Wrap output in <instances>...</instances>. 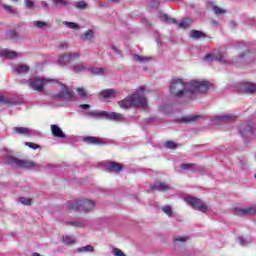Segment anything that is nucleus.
Here are the masks:
<instances>
[{
	"instance_id": "1",
	"label": "nucleus",
	"mask_w": 256,
	"mask_h": 256,
	"mask_svg": "<svg viewBox=\"0 0 256 256\" xmlns=\"http://www.w3.org/2000/svg\"><path fill=\"white\" fill-rule=\"evenodd\" d=\"M211 88V83L208 81L191 80L190 82H184L182 79H173L170 83V92L175 97H183L190 93L195 95L197 93H207Z\"/></svg>"
},
{
	"instance_id": "2",
	"label": "nucleus",
	"mask_w": 256,
	"mask_h": 256,
	"mask_svg": "<svg viewBox=\"0 0 256 256\" xmlns=\"http://www.w3.org/2000/svg\"><path fill=\"white\" fill-rule=\"evenodd\" d=\"M67 208L68 211H82L84 213H89L95 209V201L82 198L74 202H69Z\"/></svg>"
},
{
	"instance_id": "3",
	"label": "nucleus",
	"mask_w": 256,
	"mask_h": 256,
	"mask_svg": "<svg viewBox=\"0 0 256 256\" xmlns=\"http://www.w3.org/2000/svg\"><path fill=\"white\" fill-rule=\"evenodd\" d=\"M49 83H59L55 79H49L45 77H34L27 81L28 87L33 91H37V93H43L45 91V86L49 85Z\"/></svg>"
},
{
	"instance_id": "4",
	"label": "nucleus",
	"mask_w": 256,
	"mask_h": 256,
	"mask_svg": "<svg viewBox=\"0 0 256 256\" xmlns=\"http://www.w3.org/2000/svg\"><path fill=\"white\" fill-rule=\"evenodd\" d=\"M86 117H98L100 119H107L108 121L121 122L125 121V117L121 113L107 112V111H90L86 112Z\"/></svg>"
},
{
	"instance_id": "5",
	"label": "nucleus",
	"mask_w": 256,
	"mask_h": 256,
	"mask_svg": "<svg viewBox=\"0 0 256 256\" xmlns=\"http://www.w3.org/2000/svg\"><path fill=\"white\" fill-rule=\"evenodd\" d=\"M7 162L12 167H22V169H36L37 171L41 169V165L35 164V162L31 160H21L15 156L8 157Z\"/></svg>"
},
{
	"instance_id": "6",
	"label": "nucleus",
	"mask_w": 256,
	"mask_h": 256,
	"mask_svg": "<svg viewBox=\"0 0 256 256\" xmlns=\"http://www.w3.org/2000/svg\"><path fill=\"white\" fill-rule=\"evenodd\" d=\"M143 91H145V87L142 86L140 90L130 95L132 105L134 107H140V109H148L149 104H147V98L145 97V94H143Z\"/></svg>"
},
{
	"instance_id": "7",
	"label": "nucleus",
	"mask_w": 256,
	"mask_h": 256,
	"mask_svg": "<svg viewBox=\"0 0 256 256\" xmlns=\"http://www.w3.org/2000/svg\"><path fill=\"white\" fill-rule=\"evenodd\" d=\"M184 201L187 203V205H190L192 209H195L196 211H200L201 213H207V210L209 209L201 199L197 197L192 196H186L184 197Z\"/></svg>"
},
{
	"instance_id": "8",
	"label": "nucleus",
	"mask_w": 256,
	"mask_h": 256,
	"mask_svg": "<svg viewBox=\"0 0 256 256\" xmlns=\"http://www.w3.org/2000/svg\"><path fill=\"white\" fill-rule=\"evenodd\" d=\"M205 61H218V63H227V52L219 49L205 56Z\"/></svg>"
},
{
	"instance_id": "9",
	"label": "nucleus",
	"mask_w": 256,
	"mask_h": 256,
	"mask_svg": "<svg viewBox=\"0 0 256 256\" xmlns=\"http://www.w3.org/2000/svg\"><path fill=\"white\" fill-rule=\"evenodd\" d=\"M239 134L243 139H251L256 135V128L253 124H242L239 127Z\"/></svg>"
},
{
	"instance_id": "10",
	"label": "nucleus",
	"mask_w": 256,
	"mask_h": 256,
	"mask_svg": "<svg viewBox=\"0 0 256 256\" xmlns=\"http://www.w3.org/2000/svg\"><path fill=\"white\" fill-rule=\"evenodd\" d=\"M53 99H62L63 101H71L73 99V93L69 91V88L65 84H61L59 93L54 94Z\"/></svg>"
},
{
	"instance_id": "11",
	"label": "nucleus",
	"mask_w": 256,
	"mask_h": 256,
	"mask_svg": "<svg viewBox=\"0 0 256 256\" xmlns=\"http://www.w3.org/2000/svg\"><path fill=\"white\" fill-rule=\"evenodd\" d=\"M235 119H237L235 114L222 113L213 116L210 121L211 123H229L230 121H235Z\"/></svg>"
},
{
	"instance_id": "12",
	"label": "nucleus",
	"mask_w": 256,
	"mask_h": 256,
	"mask_svg": "<svg viewBox=\"0 0 256 256\" xmlns=\"http://www.w3.org/2000/svg\"><path fill=\"white\" fill-rule=\"evenodd\" d=\"M238 89L240 93H246V95H253L256 93V84L252 82H242Z\"/></svg>"
},
{
	"instance_id": "13",
	"label": "nucleus",
	"mask_w": 256,
	"mask_h": 256,
	"mask_svg": "<svg viewBox=\"0 0 256 256\" xmlns=\"http://www.w3.org/2000/svg\"><path fill=\"white\" fill-rule=\"evenodd\" d=\"M234 215L238 217H247L249 215H256V205L246 207V208H235Z\"/></svg>"
},
{
	"instance_id": "14",
	"label": "nucleus",
	"mask_w": 256,
	"mask_h": 256,
	"mask_svg": "<svg viewBox=\"0 0 256 256\" xmlns=\"http://www.w3.org/2000/svg\"><path fill=\"white\" fill-rule=\"evenodd\" d=\"M79 56H80L79 53L62 54L58 58V64L59 65H67V63H70V61L79 59Z\"/></svg>"
},
{
	"instance_id": "15",
	"label": "nucleus",
	"mask_w": 256,
	"mask_h": 256,
	"mask_svg": "<svg viewBox=\"0 0 256 256\" xmlns=\"http://www.w3.org/2000/svg\"><path fill=\"white\" fill-rule=\"evenodd\" d=\"M12 71L16 75H26L27 73H29V71H31V67L23 63L16 64L12 66Z\"/></svg>"
},
{
	"instance_id": "16",
	"label": "nucleus",
	"mask_w": 256,
	"mask_h": 256,
	"mask_svg": "<svg viewBox=\"0 0 256 256\" xmlns=\"http://www.w3.org/2000/svg\"><path fill=\"white\" fill-rule=\"evenodd\" d=\"M238 58L240 59V61H255L256 59V53L255 52H251V50H249V48H246L243 52H240L238 54Z\"/></svg>"
},
{
	"instance_id": "17",
	"label": "nucleus",
	"mask_w": 256,
	"mask_h": 256,
	"mask_svg": "<svg viewBox=\"0 0 256 256\" xmlns=\"http://www.w3.org/2000/svg\"><path fill=\"white\" fill-rule=\"evenodd\" d=\"M206 7L210 11H213L215 13V15H225V13H226L225 9L215 5V3H213V2H207Z\"/></svg>"
},
{
	"instance_id": "18",
	"label": "nucleus",
	"mask_w": 256,
	"mask_h": 256,
	"mask_svg": "<svg viewBox=\"0 0 256 256\" xmlns=\"http://www.w3.org/2000/svg\"><path fill=\"white\" fill-rule=\"evenodd\" d=\"M105 169L106 171H108V173H119V171L123 169V166H121V164L117 162H110L106 164Z\"/></svg>"
},
{
	"instance_id": "19",
	"label": "nucleus",
	"mask_w": 256,
	"mask_h": 256,
	"mask_svg": "<svg viewBox=\"0 0 256 256\" xmlns=\"http://www.w3.org/2000/svg\"><path fill=\"white\" fill-rule=\"evenodd\" d=\"M150 189L152 191L165 192V191H169V189H171V186H169V184L165 182H158V183H155L154 185H151Z\"/></svg>"
},
{
	"instance_id": "20",
	"label": "nucleus",
	"mask_w": 256,
	"mask_h": 256,
	"mask_svg": "<svg viewBox=\"0 0 256 256\" xmlns=\"http://www.w3.org/2000/svg\"><path fill=\"white\" fill-rule=\"evenodd\" d=\"M66 227H75V228H83L87 227V221L85 220H71V221H66L64 223Z\"/></svg>"
},
{
	"instance_id": "21",
	"label": "nucleus",
	"mask_w": 256,
	"mask_h": 256,
	"mask_svg": "<svg viewBox=\"0 0 256 256\" xmlns=\"http://www.w3.org/2000/svg\"><path fill=\"white\" fill-rule=\"evenodd\" d=\"M50 129L54 137H57V139H65V134L59 126H57L56 124H52Z\"/></svg>"
},
{
	"instance_id": "22",
	"label": "nucleus",
	"mask_w": 256,
	"mask_h": 256,
	"mask_svg": "<svg viewBox=\"0 0 256 256\" xmlns=\"http://www.w3.org/2000/svg\"><path fill=\"white\" fill-rule=\"evenodd\" d=\"M14 133H18V135H24V137H31L33 135V130L27 127H14Z\"/></svg>"
},
{
	"instance_id": "23",
	"label": "nucleus",
	"mask_w": 256,
	"mask_h": 256,
	"mask_svg": "<svg viewBox=\"0 0 256 256\" xmlns=\"http://www.w3.org/2000/svg\"><path fill=\"white\" fill-rule=\"evenodd\" d=\"M19 55L17 52L9 49L0 50V57H5V59H17Z\"/></svg>"
},
{
	"instance_id": "24",
	"label": "nucleus",
	"mask_w": 256,
	"mask_h": 256,
	"mask_svg": "<svg viewBox=\"0 0 256 256\" xmlns=\"http://www.w3.org/2000/svg\"><path fill=\"white\" fill-rule=\"evenodd\" d=\"M118 105L121 109H131V107H134L131 95L119 101Z\"/></svg>"
},
{
	"instance_id": "25",
	"label": "nucleus",
	"mask_w": 256,
	"mask_h": 256,
	"mask_svg": "<svg viewBox=\"0 0 256 256\" xmlns=\"http://www.w3.org/2000/svg\"><path fill=\"white\" fill-rule=\"evenodd\" d=\"M100 95L103 96L104 99H115L117 91H115V89H106L103 90Z\"/></svg>"
},
{
	"instance_id": "26",
	"label": "nucleus",
	"mask_w": 256,
	"mask_h": 256,
	"mask_svg": "<svg viewBox=\"0 0 256 256\" xmlns=\"http://www.w3.org/2000/svg\"><path fill=\"white\" fill-rule=\"evenodd\" d=\"M85 143H88V145H103V141L97 137L88 136L84 138Z\"/></svg>"
},
{
	"instance_id": "27",
	"label": "nucleus",
	"mask_w": 256,
	"mask_h": 256,
	"mask_svg": "<svg viewBox=\"0 0 256 256\" xmlns=\"http://www.w3.org/2000/svg\"><path fill=\"white\" fill-rule=\"evenodd\" d=\"M159 19H161V21H165L169 25H177V20L170 18L167 14H159Z\"/></svg>"
},
{
	"instance_id": "28",
	"label": "nucleus",
	"mask_w": 256,
	"mask_h": 256,
	"mask_svg": "<svg viewBox=\"0 0 256 256\" xmlns=\"http://www.w3.org/2000/svg\"><path fill=\"white\" fill-rule=\"evenodd\" d=\"M192 24H193V20H191L190 18H186V19L182 20L181 23L178 24V28L179 29H189Z\"/></svg>"
},
{
	"instance_id": "29",
	"label": "nucleus",
	"mask_w": 256,
	"mask_h": 256,
	"mask_svg": "<svg viewBox=\"0 0 256 256\" xmlns=\"http://www.w3.org/2000/svg\"><path fill=\"white\" fill-rule=\"evenodd\" d=\"M93 37H95V31H93L92 29L87 30L82 36L81 39L82 41H91V39H93Z\"/></svg>"
},
{
	"instance_id": "30",
	"label": "nucleus",
	"mask_w": 256,
	"mask_h": 256,
	"mask_svg": "<svg viewBox=\"0 0 256 256\" xmlns=\"http://www.w3.org/2000/svg\"><path fill=\"white\" fill-rule=\"evenodd\" d=\"M92 75H108L109 70L105 68H92L91 70Z\"/></svg>"
},
{
	"instance_id": "31",
	"label": "nucleus",
	"mask_w": 256,
	"mask_h": 256,
	"mask_svg": "<svg viewBox=\"0 0 256 256\" xmlns=\"http://www.w3.org/2000/svg\"><path fill=\"white\" fill-rule=\"evenodd\" d=\"M62 24L65 25V27H68V29H73L74 31H79V29H81V26L75 22L63 21Z\"/></svg>"
},
{
	"instance_id": "32",
	"label": "nucleus",
	"mask_w": 256,
	"mask_h": 256,
	"mask_svg": "<svg viewBox=\"0 0 256 256\" xmlns=\"http://www.w3.org/2000/svg\"><path fill=\"white\" fill-rule=\"evenodd\" d=\"M133 61H135L136 63H147V61H151V58L134 54Z\"/></svg>"
},
{
	"instance_id": "33",
	"label": "nucleus",
	"mask_w": 256,
	"mask_h": 256,
	"mask_svg": "<svg viewBox=\"0 0 256 256\" xmlns=\"http://www.w3.org/2000/svg\"><path fill=\"white\" fill-rule=\"evenodd\" d=\"M95 249L92 245H86L80 248H77V253H94Z\"/></svg>"
},
{
	"instance_id": "34",
	"label": "nucleus",
	"mask_w": 256,
	"mask_h": 256,
	"mask_svg": "<svg viewBox=\"0 0 256 256\" xmlns=\"http://www.w3.org/2000/svg\"><path fill=\"white\" fill-rule=\"evenodd\" d=\"M73 71H74V73H81L83 71H87V64H85V63L76 64L73 67Z\"/></svg>"
},
{
	"instance_id": "35",
	"label": "nucleus",
	"mask_w": 256,
	"mask_h": 256,
	"mask_svg": "<svg viewBox=\"0 0 256 256\" xmlns=\"http://www.w3.org/2000/svg\"><path fill=\"white\" fill-rule=\"evenodd\" d=\"M74 7L76 9H79L80 11H85V9H87V7H89V4H87V2L81 0V1L75 2Z\"/></svg>"
},
{
	"instance_id": "36",
	"label": "nucleus",
	"mask_w": 256,
	"mask_h": 256,
	"mask_svg": "<svg viewBox=\"0 0 256 256\" xmlns=\"http://www.w3.org/2000/svg\"><path fill=\"white\" fill-rule=\"evenodd\" d=\"M180 167L183 171H191V170L195 169V167H197V164H195V163H182L180 165Z\"/></svg>"
},
{
	"instance_id": "37",
	"label": "nucleus",
	"mask_w": 256,
	"mask_h": 256,
	"mask_svg": "<svg viewBox=\"0 0 256 256\" xmlns=\"http://www.w3.org/2000/svg\"><path fill=\"white\" fill-rule=\"evenodd\" d=\"M190 37H192V39H201V38L205 37V35L200 30H192L190 32Z\"/></svg>"
},
{
	"instance_id": "38",
	"label": "nucleus",
	"mask_w": 256,
	"mask_h": 256,
	"mask_svg": "<svg viewBox=\"0 0 256 256\" xmlns=\"http://www.w3.org/2000/svg\"><path fill=\"white\" fill-rule=\"evenodd\" d=\"M2 7L7 13H10V15H17V10L13 8V6L3 4Z\"/></svg>"
},
{
	"instance_id": "39",
	"label": "nucleus",
	"mask_w": 256,
	"mask_h": 256,
	"mask_svg": "<svg viewBox=\"0 0 256 256\" xmlns=\"http://www.w3.org/2000/svg\"><path fill=\"white\" fill-rule=\"evenodd\" d=\"M52 1L55 7H67V5H69L67 0H52Z\"/></svg>"
},
{
	"instance_id": "40",
	"label": "nucleus",
	"mask_w": 256,
	"mask_h": 256,
	"mask_svg": "<svg viewBox=\"0 0 256 256\" xmlns=\"http://www.w3.org/2000/svg\"><path fill=\"white\" fill-rule=\"evenodd\" d=\"M197 119H201V116H195V115L186 116L183 118V121H185L186 123H193L194 121H197Z\"/></svg>"
},
{
	"instance_id": "41",
	"label": "nucleus",
	"mask_w": 256,
	"mask_h": 256,
	"mask_svg": "<svg viewBox=\"0 0 256 256\" xmlns=\"http://www.w3.org/2000/svg\"><path fill=\"white\" fill-rule=\"evenodd\" d=\"M162 211L165 215H168V217H173V208H171V206H163Z\"/></svg>"
},
{
	"instance_id": "42",
	"label": "nucleus",
	"mask_w": 256,
	"mask_h": 256,
	"mask_svg": "<svg viewBox=\"0 0 256 256\" xmlns=\"http://www.w3.org/2000/svg\"><path fill=\"white\" fill-rule=\"evenodd\" d=\"M63 243H64V245H73V244H75V238H73L71 236H64Z\"/></svg>"
},
{
	"instance_id": "43",
	"label": "nucleus",
	"mask_w": 256,
	"mask_h": 256,
	"mask_svg": "<svg viewBox=\"0 0 256 256\" xmlns=\"http://www.w3.org/2000/svg\"><path fill=\"white\" fill-rule=\"evenodd\" d=\"M34 27H37V29H43L44 27H47V22H43V21H34L33 22Z\"/></svg>"
},
{
	"instance_id": "44",
	"label": "nucleus",
	"mask_w": 256,
	"mask_h": 256,
	"mask_svg": "<svg viewBox=\"0 0 256 256\" xmlns=\"http://www.w3.org/2000/svg\"><path fill=\"white\" fill-rule=\"evenodd\" d=\"M189 240V237L187 236H175L174 241L178 243H185L186 241Z\"/></svg>"
},
{
	"instance_id": "45",
	"label": "nucleus",
	"mask_w": 256,
	"mask_h": 256,
	"mask_svg": "<svg viewBox=\"0 0 256 256\" xmlns=\"http://www.w3.org/2000/svg\"><path fill=\"white\" fill-rule=\"evenodd\" d=\"M111 251L114 256H126L125 253L119 248L114 247Z\"/></svg>"
},
{
	"instance_id": "46",
	"label": "nucleus",
	"mask_w": 256,
	"mask_h": 256,
	"mask_svg": "<svg viewBox=\"0 0 256 256\" xmlns=\"http://www.w3.org/2000/svg\"><path fill=\"white\" fill-rule=\"evenodd\" d=\"M24 5L26 9H33V7H35V2L33 0H24Z\"/></svg>"
},
{
	"instance_id": "47",
	"label": "nucleus",
	"mask_w": 256,
	"mask_h": 256,
	"mask_svg": "<svg viewBox=\"0 0 256 256\" xmlns=\"http://www.w3.org/2000/svg\"><path fill=\"white\" fill-rule=\"evenodd\" d=\"M79 97H87V91L85 88H76Z\"/></svg>"
},
{
	"instance_id": "48",
	"label": "nucleus",
	"mask_w": 256,
	"mask_h": 256,
	"mask_svg": "<svg viewBox=\"0 0 256 256\" xmlns=\"http://www.w3.org/2000/svg\"><path fill=\"white\" fill-rule=\"evenodd\" d=\"M20 203H22V205H31V198H25V197H20L19 198Z\"/></svg>"
},
{
	"instance_id": "49",
	"label": "nucleus",
	"mask_w": 256,
	"mask_h": 256,
	"mask_svg": "<svg viewBox=\"0 0 256 256\" xmlns=\"http://www.w3.org/2000/svg\"><path fill=\"white\" fill-rule=\"evenodd\" d=\"M165 147L167 149H177V144L173 141H168L166 142Z\"/></svg>"
},
{
	"instance_id": "50",
	"label": "nucleus",
	"mask_w": 256,
	"mask_h": 256,
	"mask_svg": "<svg viewBox=\"0 0 256 256\" xmlns=\"http://www.w3.org/2000/svg\"><path fill=\"white\" fill-rule=\"evenodd\" d=\"M149 5L152 9H157L161 2L159 0H152Z\"/></svg>"
},
{
	"instance_id": "51",
	"label": "nucleus",
	"mask_w": 256,
	"mask_h": 256,
	"mask_svg": "<svg viewBox=\"0 0 256 256\" xmlns=\"http://www.w3.org/2000/svg\"><path fill=\"white\" fill-rule=\"evenodd\" d=\"M238 241H239L240 245H242V247H245V245H249V243H251V240H247L243 237H240L238 239Z\"/></svg>"
},
{
	"instance_id": "52",
	"label": "nucleus",
	"mask_w": 256,
	"mask_h": 256,
	"mask_svg": "<svg viewBox=\"0 0 256 256\" xmlns=\"http://www.w3.org/2000/svg\"><path fill=\"white\" fill-rule=\"evenodd\" d=\"M25 145L29 147L30 149H39V145L32 143V142H26Z\"/></svg>"
},
{
	"instance_id": "53",
	"label": "nucleus",
	"mask_w": 256,
	"mask_h": 256,
	"mask_svg": "<svg viewBox=\"0 0 256 256\" xmlns=\"http://www.w3.org/2000/svg\"><path fill=\"white\" fill-rule=\"evenodd\" d=\"M0 103H4V105H9V103H11V100L4 98L3 95H0Z\"/></svg>"
},
{
	"instance_id": "54",
	"label": "nucleus",
	"mask_w": 256,
	"mask_h": 256,
	"mask_svg": "<svg viewBox=\"0 0 256 256\" xmlns=\"http://www.w3.org/2000/svg\"><path fill=\"white\" fill-rule=\"evenodd\" d=\"M41 5H42L43 9H45V11H47L49 9V3H47V1H42Z\"/></svg>"
},
{
	"instance_id": "55",
	"label": "nucleus",
	"mask_w": 256,
	"mask_h": 256,
	"mask_svg": "<svg viewBox=\"0 0 256 256\" xmlns=\"http://www.w3.org/2000/svg\"><path fill=\"white\" fill-rule=\"evenodd\" d=\"M59 47H60V49H67V47H69V45L67 44V42H61Z\"/></svg>"
},
{
	"instance_id": "56",
	"label": "nucleus",
	"mask_w": 256,
	"mask_h": 256,
	"mask_svg": "<svg viewBox=\"0 0 256 256\" xmlns=\"http://www.w3.org/2000/svg\"><path fill=\"white\" fill-rule=\"evenodd\" d=\"M90 108H91V105H89V104H82V105H80V109L87 110V109H90Z\"/></svg>"
},
{
	"instance_id": "57",
	"label": "nucleus",
	"mask_w": 256,
	"mask_h": 256,
	"mask_svg": "<svg viewBox=\"0 0 256 256\" xmlns=\"http://www.w3.org/2000/svg\"><path fill=\"white\" fill-rule=\"evenodd\" d=\"M111 49L112 51H114V53H116V55H120L121 52L119 51V49H117V47L112 46Z\"/></svg>"
},
{
	"instance_id": "58",
	"label": "nucleus",
	"mask_w": 256,
	"mask_h": 256,
	"mask_svg": "<svg viewBox=\"0 0 256 256\" xmlns=\"http://www.w3.org/2000/svg\"><path fill=\"white\" fill-rule=\"evenodd\" d=\"M111 1H114L115 3H119V0H111Z\"/></svg>"
},
{
	"instance_id": "59",
	"label": "nucleus",
	"mask_w": 256,
	"mask_h": 256,
	"mask_svg": "<svg viewBox=\"0 0 256 256\" xmlns=\"http://www.w3.org/2000/svg\"><path fill=\"white\" fill-rule=\"evenodd\" d=\"M13 2H17V1H19V0H12Z\"/></svg>"
},
{
	"instance_id": "60",
	"label": "nucleus",
	"mask_w": 256,
	"mask_h": 256,
	"mask_svg": "<svg viewBox=\"0 0 256 256\" xmlns=\"http://www.w3.org/2000/svg\"><path fill=\"white\" fill-rule=\"evenodd\" d=\"M47 167H51V165H48Z\"/></svg>"
}]
</instances>
